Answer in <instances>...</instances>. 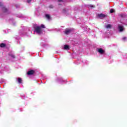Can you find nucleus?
Segmentation results:
<instances>
[{"label":"nucleus","mask_w":127,"mask_h":127,"mask_svg":"<svg viewBox=\"0 0 127 127\" xmlns=\"http://www.w3.org/2000/svg\"><path fill=\"white\" fill-rule=\"evenodd\" d=\"M41 28H45V26L43 24L41 25L40 27Z\"/></svg>","instance_id":"2eb2a0df"},{"label":"nucleus","mask_w":127,"mask_h":127,"mask_svg":"<svg viewBox=\"0 0 127 127\" xmlns=\"http://www.w3.org/2000/svg\"><path fill=\"white\" fill-rule=\"evenodd\" d=\"M5 46H6V44H5L4 43L0 44V47L1 48H3L5 47Z\"/></svg>","instance_id":"6e6552de"},{"label":"nucleus","mask_w":127,"mask_h":127,"mask_svg":"<svg viewBox=\"0 0 127 127\" xmlns=\"http://www.w3.org/2000/svg\"><path fill=\"white\" fill-rule=\"evenodd\" d=\"M18 82L19 84H21L22 83V79L20 77L18 78Z\"/></svg>","instance_id":"9b49d317"},{"label":"nucleus","mask_w":127,"mask_h":127,"mask_svg":"<svg viewBox=\"0 0 127 127\" xmlns=\"http://www.w3.org/2000/svg\"><path fill=\"white\" fill-rule=\"evenodd\" d=\"M114 9H111L110 10V13H114Z\"/></svg>","instance_id":"dca6fc26"},{"label":"nucleus","mask_w":127,"mask_h":127,"mask_svg":"<svg viewBox=\"0 0 127 127\" xmlns=\"http://www.w3.org/2000/svg\"><path fill=\"white\" fill-rule=\"evenodd\" d=\"M9 56H10V57H11V58H12L13 59H14V58H15V56H14V55H13V54L11 53H9L8 54Z\"/></svg>","instance_id":"9d476101"},{"label":"nucleus","mask_w":127,"mask_h":127,"mask_svg":"<svg viewBox=\"0 0 127 127\" xmlns=\"http://www.w3.org/2000/svg\"><path fill=\"white\" fill-rule=\"evenodd\" d=\"M123 40L124 41H126V40H127V37H125L123 38Z\"/></svg>","instance_id":"f3484780"},{"label":"nucleus","mask_w":127,"mask_h":127,"mask_svg":"<svg viewBox=\"0 0 127 127\" xmlns=\"http://www.w3.org/2000/svg\"><path fill=\"white\" fill-rule=\"evenodd\" d=\"M98 52H99V53L100 54H104V53H105V51H104V50H103L102 48H99L98 49Z\"/></svg>","instance_id":"39448f33"},{"label":"nucleus","mask_w":127,"mask_h":127,"mask_svg":"<svg viewBox=\"0 0 127 127\" xmlns=\"http://www.w3.org/2000/svg\"><path fill=\"white\" fill-rule=\"evenodd\" d=\"M71 31H72V30L67 29L65 30L64 33L65 34L68 35V33H70Z\"/></svg>","instance_id":"423d86ee"},{"label":"nucleus","mask_w":127,"mask_h":127,"mask_svg":"<svg viewBox=\"0 0 127 127\" xmlns=\"http://www.w3.org/2000/svg\"><path fill=\"white\" fill-rule=\"evenodd\" d=\"M64 50H69V46L65 45L64 46Z\"/></svg>","instance_id":"1a4fd4ad"},{"label":"nucleus","mask_w":127,"mask_h":127,"mask_svg":"<svg viewBox=\"0 0 127 127\" xmlns=\"http://www.w3.org/2000/svg\"><path fill=\"white\" fill-rule=\"evenodd\" d=\"M0 6L2 7V10L3 12H7L8 11V9H7L5 6H3V4L1 2H0Z\"/></svg>","instance_id":"f257e3e1"},{"label":"nucleus","mask_w":127,"mask_h":127,"mask_svg":"<svg viewBox=\"0 0 127 127\" xmlns=\"http://www.w3.org/2000/svg\"><path fill=\"white\" fill-rule=\"evenodd\" d=\"M35 31L37 33H41V32H42V29L40 27V26H37L35 27Z\"/></svg>","instance_id":"f03ea898"},{"label":"nucleus","mask_w":127,"mask_h":127,"mask_svg":"<svg viewBox=\"0 0 127 127\" xmlns=\"http://www.w3.org/2000/svg\"><path fill=\"white\" fill-rule=\"evenodd\" d=\"M35 73V71L34 70H30L29 71H28L27 72V75L29 76L30 75H33Z\"/></svg>","instance_id":"20e7f679"},{"label":"nucleus","mask_w":127,"mask_h":127,"mask_svg":"<svg viewBox=\"0 0 127 127\" xmlns=\"http://www.w3.org/2000/svg\"><path fill=\"white\" fill-rule=\"evenodd\" d=\"M49 7L50 8H53L54 6H53V5H50Z\"/></svg>","instance_id":"6ab92c4d"},{"label":"nucleus","mask_w":127,"mask_h":127,"mask_svg":"<svg viewBox=\"0 0 127 127\" xmlns=\"http://www.w3.org/2000/svg\"><path fill=\"white\" fill-rule=\"evenodd\" d=\"M106 28H111L112 27V25L111 24H107L106 26Z\"/></svg>","instance_id":"ddd939ff"},{"label":"nucleus","mask_w":127,"mask_h":127,"mask_svg":"<svg viewBox=\"0 0 127 127\" xmlns=\"http://www.w3.org/2000/svg\"><path fill=\"white\" fill-rule=\"evenodd\" d=\"M59 5H61V4H59Z\"/></svg>","instance_id":"4be33fe9"},{"label":"nucleus","mask_w":127,"mask_h":127,"mask_svg":"<svg viewBox=\"0 0 127 127\" xmlns=\"http://www.w3.org/2000/svg\"><path fill=\"white\" fill-rule=\"evenodd\" d=\"M46 18H47V19H49V20L51 18L50 15L48 14H46Z\"/></svg>","instance_id":"f8f14e48"},{"label":"nucleus","mask_w":127,"mask_h":127,"mask_svg":"<svg viewBox=\"0 0 127 127\" xmlns=\"http://www.w3.org/2000/svg\"><path fill=\"white\" fill-rule=\"evenodd\" d=\"M58 1H59V2H61V1H62V0H58Z\"/></svg>","instance_id":"412c9836"},{"label":"nucleus","mask_w":127,"mask_h":127,"mask_svg":"<svg viewBox=\"0 0 127 127\" xmlns=\"http://www.w3.org/2000/svg\"><path fill=\"white\" fill-rule=\"evenodd\" d=\"M118 28L120 30V31H124V26H122L121 25H119L118 26Z\"/></svg>","instance_id":"0eeeda50"},{"label":"nucleus","mask_w":127,"mask_h":127,"mask_svg":"<svg viewBox=\"0 0 127 127\" xmlns=\"http://www.w3.org/2000/svg\"><path fill=\"white\" fill-rule=\"evenodd\" d=\"M88 6L89 7H91V8H94L95 7V5L92 4L88 5Z\"/></svg>","instance_id":"4468645a"},{"label":"nucleus","mask_w":127,"mask_h":127,"mask_svg":"<svg viewBox=\"0 0 127 127\" xmlns=\"http://www.w3.org/2000/svg\"><path fill=\"white\" fill-rule=\"evenodd\" d=\"M106 17H107V15L103 13L98 14L97 15V17H98V18H100L101 19H102V18H105Z\"/></svg>","instance_id":"7ed1b4c3"},{"label":"nucleus","mask_w":127,"mask_h":127,"mask_svg":"<svg viewBox=\"0 0 127 127\" xmlns=\"http://www.w3.org/2000/svg\"><path fill=\"white\" fill-rule=\"evenodd\" d=\"M27 2H28V3H30V2H31V0H27Z\"/></svg>","instance_id":"a211bd4d"},{"label":"nucleus","mask_w":127,"mask_h":127,"mask_svg":"<svg viewBox=\"0 0 127 127\" xmlns=\"http://www.w3.org/2000/svg\"><path fill=\"white\" fill-rule=\"evenodd\" d=\"M63 12H66V9H63Z\"/></svg>","instance_id":"aec40b11"}]
</instances>
